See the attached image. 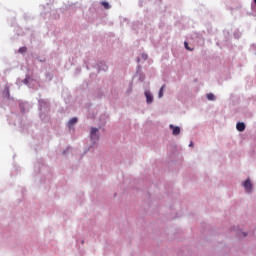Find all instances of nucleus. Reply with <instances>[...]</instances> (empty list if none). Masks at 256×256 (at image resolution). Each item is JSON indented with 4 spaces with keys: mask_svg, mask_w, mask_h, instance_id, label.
I'll return each instance as SVG.
<instances>
[{
    "mask_svg": "<svg viewBox=\"0 0 256 256\" xmlns=\"http://www.w3.org/2000/svg\"><path fill=\"white\" fill-rule=\"evenodd\" d=\"M75 123H77V117H74L69 120L68 127H73V125H75Z\"/></svg>",
    "mask_w": 256,
    "mask_h": 256,
    "instance_id": "423d86ee",
    "label": "nucleus"
},
{
    "mask_svg": "<svg viewBox=\"0 0 256 256\" xmlns=\"http://www.w3.org/2000/svg\"><path fill=\"white\" fill-rule=\"evenodd\" d=\"M145 97H146V103H148V104L153 103V95L151 94V92L146 91Z\"/></svg>",
    "mask_w": 256,
    "mask_h": 256,
    "instance_id": "20e7f679",
    "label": "nucleus"
},
{
    "mask_svg": "<svg viewBox=\"0 0 256 256\" xmlns=\"http://www.w3.org/2000/svg\"><path fill=\"white\" fill-rule=\"evenodd\" d=\"M207 100L208 101H215V95L213 93L207 94Z\"/></svg>",
    "mask_w": 256,
    "mask_h": 256,
    "instance_id": "0eeeda50",
    "label": "nucleus"
},
{
    "mask_svg": "<svg viewBox=\"0 0 256 256\" xmlns=\"http://www.w3.org/2000/svg\"><path fill=\"white\" fill-rule=\"evenodd\" d=\"M165 90V84L160 88L159 93H158V97L161 99V97H163V91Z\"/></svg>",
    "mask_w": 256,
    "mask_h": 256,
    "instance_id": "6e6552de",
    "label": "nucleus"
},
{
    "mask_svg": "<svg viewBox=\"0 0 256 256\" xmlns=\"http://www.w3.org/2000/svg\"><path fill=\"white\" fill-rule=\"evenodd\" d=\"M244 237H247V234H246V233H244Z\"/></svg>",
    "mask_w": 256,
    "mask_h": 256,
    "instance_id": "4468645a",
    "label": "nucleus"
},
{
    "mask_svg": "<svg viewBox=\"0 0 256 256\" xmlns=\"http://www.w3.org/2000/svg\"><path fill=\"white\" fill-rule=\"evenodd\" d=\"M101 5H103L104 9H111V5L108 2H102Z\"/></svg>",
    "mask_w": 256,
    "mask_h": 256,
    "instance_id": "1a4fd4ad",
    "label": "nucleus"
},
{
    "mask_svg": "<svg viewBox=\"0 0 256 256\" xmlns=\"http://www.w3.org/2000/svg\"><path fill=\"white\" fill-rule=\"evenodd\" d=\"M243 185L247 193H251V191L253 190V184L251 183V180L247 179L246 181H244Z\"/></svg>",
    "mask_w": 256,
    "mask_h": 256,
    "instance_id": "f03ea898",
    "label": "nucleus"
},
{
    "mask_svg": "<svg viewBox=\"0 0 256 256\" xmlns=\"http://www.w3.org/2000/svg\"><path fill=\"white\" fill-rule=\"evenodd\" d=\"M142 57L144 58V59H147V54H142Z\"/></svg>",
    "mask_w": 256,
    "mask_h": 256,
    "instance_id": "f8f14e48",
    "label": "nucleus"
},
{
    "mask_svg": "<svg viewBox=\"0 0 256 256\" xmlns=\"http://www.w3.org/2000/svg\"><path fill=\"white\" fill-rule=\"evenodd\" d=\"M189 147H193V142H191V143L189 144Z\"/></svg>",
    "mask_w": 256,
    "mask_h": 256,
    "instance_id": "ddd939ff",
    "label": "nucleus"
},
{
    "mask_svg": "<svg viewBox=\"0 0 256 256\" xmlns=\"http://www.w3.org/2000/svg\"><path fill=\"white\" fill-rule=\"evenodd\" d=\"M236 129H237V131H240V132L245 131V123L238 122L237 125H236Z\"/></svg>",
    "mask_w": 256,
    "mask_h": 256,
    "instance_id": "39448f33",
    "label": "nucleus"
},
{
    "mask_svg": "<svg viewBox=\"0 0 256 256\" xmlns=\"http://www.w3.org/2000/svg\"><path fill=\"white\" fill-rule=\"evenodd\" d=\"M18 52H20V53H26V52H27V47H21V48H19Z\"/></svg>",
    "mask_w": 256,
    "mask_h": 256,
    "instance_id": "9d476101",
    "label": "nucleus"
},
{
    "mask_svg": "<svg viewBox=\"0 0 256 256\" xmlns=\"http://www.w3.org/2000/svg\"><path fill=\"white\" fill-rule=\"evenodd\" d=\"M90 139L95 143L96 141H99V129L92 128L90 131Z\"/></svg>",
    "mask_w": 256,
    "mask_h": 256,
    "instance_id": "f257e3e1",
    "label": "nucleus"
},
{
    "mask_svg": "<svg viewBox=\"0 0 256 256\" xmlns=\"http://www.w3.org/2000/svg\"><path fill=\"white\" fill-rule=\"evenodd\" d=\"M170 129H172V135H179L181 133V128L179 126H175L173 124H170Z\"/></svg>",
    "mask_w": 256,
    "mask_h": 256,
    "instance_id": "7ed1b4c3",
    "label": "nucleus"
},
{
    "mask_svg": "<svg viewBox=\"0 0 256 256\" xmlns=\"http://www.w3.org/2000/svg\"><path fill=\"white\" fill-rule=\"evenodd\" d=\"M184 46H185V49H187L188 51H191V48H189V43L184 42Z\"/></svg>",
    "mask_w": 256,
    "mask_h": 256,
    "instance_id": "9b49d317",
    "label": "nucleus"
}]
</instances>
